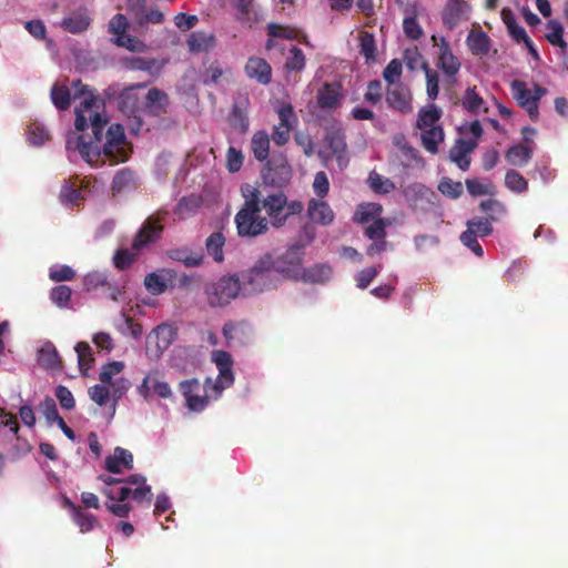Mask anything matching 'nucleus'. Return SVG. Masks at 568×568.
I'll return each instance as SVG.
<instances>
[{
	"label": "nucleus",
	"mask_w": 568,
	"mask_h": 568,
	"mask_svg": "<svg viewBox=\"0 0 568 568\" xmlns=\"http://www.w3.org/2000/svg\"><path fill=\"white\" fill-rule=\"evenodd\" d=\"M71 89L73 90L74 99L83 97L80 105L75 108L74 126L77 131H83L90 122L93 140L85 141L83 135L68 136L67 149L79 151L83 160L89 164H94L101 156V149L98 143L102 141L103 130L108 123V119L100 113L103 103L81 80L73 81Z\"/></svg>",
	"instance_id": "1"
},
{
	"label": "nucleus",
	"mask_w": 568,
	"mask_h": 568,
	"mask_svg": "<svg viewBox=\"0 0 568 568\" xmlns=\"http://www.w3.org/2000/svg\"><path fill=\"white\" fill-rule=\"evenodd\" d=\"M242 192L244 204L234 219L239 236L256 237L265 234L268 231V221L261 215V191L246 185Z\"/></svg>",
	"instance_id": "2"
},
{
	"label": "nucleus",
	"mask_w": 568,
	"mask_h": 568,
	"mask_svg": "<svg viewBox=\"0 0 568 568\" xmlns=\"http://www.w3.org/2000/svg\"><path fill=\"white\" fill-rule=\"evenodd\" d=\"M281 284L271 252L262 254L250 268L242 273L243 288L248 293L257 294L275 290Z\"/></svg>",
	"instance_id": "3"
},
{
	"label": "nucleus",
	"mask_w": 568,
	"mask_h": 568,
	"mask_svg": "<svg viewBox=\"0 0 568 568\" xmlns=\"http://www.w3.org/2000/svg\"><path fill=\"white\" fill-rule=\"evenodd\" d=\"M305 245L295 243L290 245L282 254H273V262L281 281L298 282L304 265Z\"/></svg>",
	"instance_id": "4"
},
{
	"label": "nucleus",
	"mask_w": 568,
	"mask_h": 568,
	"mask_svg": "<svg viewBox=\"0 0 568 568\" xmlns=\"http://www.w3.org/2000/svg\"><path fill=\"white\" fill-rule=\"evenodd\" d=\"M213 379L207 377L204 385L197 378H190L180 382L179 390L185 399V406L189 410L194 413L203 412L210 398H214L212 389Z\"/></svg>",
	"instance_id": "5"
},
{
	"label": "nucleus",
	"mask_w": 568,
	"mask_h": 568,
	"mask_svg": "<svg viewBox=\"0 0 568 568\" xmlns=\"http://www.w3.org/2000/svg\"><path fill=\"white\" fill-rule=\"evenodd\" d=\"M241 287L239 277L222 276L219 281L205 285L206 302L211 307H224L239 295Z\"/></svg>",
	"instance_id": "6"
},
{
	"label": "nucleus",
	"mask_w": 568,
	"mask_h": 568,
	"mask_svg": "<svg viewBox=\"0 0 568 568\" xmlns=\"http://www.w3.org/2000/svg\"><path fill=\"white\" fill-rule=\"evenodd\" d=\"M102 151L111 165L125 162L129 159L130 150L122 124L113 123L109 126Z\"/></svg>",
	"instance_id": "7"
},
{
	"label": "nucleus",
	"mask_w": 568,
	"mask_h": 568,
	"mask_svg": "<svg viewBox=\"0 0 568 568\" xmlns=\"http://www.w3.org/2000/svg\"><path fill=\"white\" fill-rule=\"evenodd\" d=\"M129 21L122 13L114 14L108 24L109 33L113 34V43L120 48H125L131 52H143L146 48L145 43L139 38L129 34Z\"/></svg>",
	"instance_id": "8"
},
{
	"label": "nucleus",
	"mask_w": 568,
	"mask_h": 568,
	"mask_svg": "<svg viewBox=\"0 0 568 568\" xmlns=\"http://www.w3.org/2000/svg\"><path fill=\"white\" fill-rule=\"evenodd\" d=\"M292 174L293 171L286 156L274 154L266 161L262 170V180L266 185L283 187L291 181Z\"/></svg>",
	"instance_id": "9"
},
{
	"label": "nucleus",
	"mask_w": 568,
	"mask_h": 568,
	"mask_svg": "<svg viewBox=\"0 0 568 568\" xmlns=\"http://www.w3.org/2000/svg\"><path fill=\"white\" fill-rule=\"evenodd\" d=\"M165 214L166 212H158L156 214L149 216L143 222L132 241L133 251L139 252L160 239L163 232L162 221L164 220Z\"/></svg>",
	"instance_id": "10"
},
{
	"label": "nucleus",
	"mask_w": 568,
	"mask_h": 568,
	"mask_svg": "<svg viewBox=\"0 0 568 568\" xmlns=\"http://www.w3.org/2000/svg\"><path fill=\"white\" fill-rule=\"evenodd\" d=\"M403 193L414 211L429 212L437 205V194L422 183L407 185Z\"/></svg>",
	"instance_id": "11"
},
{
	"label": "nucleus",
	"mask_w": 568,
	"mask_h": 568,
	"mask_svg": "<svg viewBox=\"0 0 568 568\" xmlns=\"http://www.w3.org/2000/svg\"><path fill=\"white\" fill-rule=\"evenodd\" d=\"M212 359L219 368V376L212 384L214 398L216 399L225 388H229L234 383V375L232 371L233 359L231 354L226 351H214Z\"/></svg>",
	"instance_id": "12"
},
{
	"label": "nucleus",
	"mask_w": 568,
	"mask_h": 568,
	"mask_svg": "<svg viewBox=\"0 0 568 568\" xmlns=\"http://www.w3.org/2000/svg\"><path fill=\"white\" fill-rule=\"evenodd\" d=\"M344 99L343 85L337 82H324L316 92V104L317 106L332 113L341 108Z\"/></svg>",
	"instance_id": "13"
},
{
	"label": "nucleus",
	"mask_w": 568,
	"mask_h": 568,
	"mask_svg": "<svg viewBox=\"0 0 568 568\" xmlns=\"http://www.w3.org/2000/svg\"><path fill=\"white\" fill-rule=\"evenodd\" d=\"M267 214L268 225L282 227L285 224L286 195L283 192L261 195V210Z\"/></svg>",
	"instance_id": "14"
},
{
	"label": "nucleus",
	"mask_w": 568,
	"mask_h": 568,
	"mask_svg": "<svg viewBox=\"0 0 568 568\" xmlns=\"http://www.w3.org/2000/svg\"><path fill=\"white\" fill-rule=\"evenodd\" d=\"M434 47H438L437 68L448 78H454L460 70V62L454 55L448 41L444 37L432 36Z\"/></svg>",
	"instance_id": "15"
},
{
	"label": "nucleus",
	"mask_w": 568,
	"mask_h": 568,
	"mask_svg": "<svg viewBox=\"0 0 568 568\" xmlns=\"http://www.w3.org/2000/svg\"><path fill=\"white\" fill-rule=\"evenodd\" d=\"M385 101L389 109L406 114L413 111L410 90L403 83L388 85Z\"/></svg>",
	"instance_id": "16"
},
{
	"label": "nucleus",
	"mask_w": 568,
	"mask_h": 568,
	"mask_svg": "<svg viewBox=\"0 0 568 568\" xmlns=\"http://www.w3.org/2000/svg\"><path fill=\"white\" fill-rule=\"evenodd\" d=\"M250 100L247 97L237 98L227 115L230 126L239 134H245L250 128L248 118Z\"/></svg>",
	"instance_id": "17"
},
{
	"label": "nucleus",
	"mask_w": 568,
	"mask_h": 568,
	"mask_svg": "<svg viewBox=\"0 0 568 568\" xmlns=\"http://www.w3.org/2000/svg\"><path fill=\"white\" fill-rule=\"evenodd\" d=\"M511 90L518 104L527 111L532 121H536L539 115V97H534L530 90L527 89L526 83L518 80L513 81Z\"/></svg>",
	"instance_id": "18"
},
{
	"label": "nucleus",
	"mask_w": 568,
	"mask_h": 568,
	"mask_svg": "<svg viewBox=\"0 0 568 568\" xmlns=\"http://www.w3.org/2000/svg\"><path fill=\"white\" fill-rule=\"evenodd\" d=\"M470 4L465 0H448L443 12V22L448 29H453L462 21L468 20Z\"/></svg>",
	"instance_id": "19"
},
{
	"label": "nucleus",
	"mask_w": 568,
	"mask_h": 568,
	"mask_svg": "<svg viewBox=\"0 0 568 568\" xmlns=\"http://www.w3.org/2000/svg\"><path fill=\"white\" fill-rule=\"evenodd\" d=\"M476 148L477 142L475 140L458 139L449 151V158L462 171H467L470 166L469 154Z\"/></svg>",
	"instance_id": "20"
},
{
	"label": "nucleus",
	"mask_w": 568,
	"mask_h": 568,
	"mask_svg": "<svg viewBox=\"0 0 568 568\" xmlns=\"http://www.w3.org/2000/svg\"><path fill=\"white\" fill-rule=\"evenodd\" d=\"M245 73L261 84H268L272 80V68L263 58L252 57L245 64Z\"/></svg>",
	"instance_id": "21"
},
{
	"label": "nucleus",
	"mask_w": 568,
	"mask_h": 568,
	"mask_svg": "<svg viewBox=\"0 0 568 568\" xmlns=\"http://www.w3.org/2000/svg\"><path fill=\"white\" fill-rule=\"evenodd\" d=\"M325 141L328 149L338 159L345 154L347 149L345 131L336 120L333 121L331 128L327 130Z\"/></svg>",
	"instance_id": "22"
},
{
	"label": "nucleus",
	"mask_w": 568,
	"mask_h": 568,
	"mask_svg": "<svg viewBox=\"0 0 568 568\" xmlns=\"http://www.w3.org/2000/svg\"><path fill=\"white\" fill-rule=\"evenodd\" d=\"M333 270L328 264L318 263L310 267H302L301 276L298 282L312 283V284H324L332 277Z\"/></svg>",
	"instance_id": "23"
},
{
	"label": "nucleus",
	"mask_w": 568,
	"mask_h": 568,
	"mask_svg": "<svg viewBox=\"0 0 568 568\" xmlns=\"http://www.w3.org/2000/svg\"><path fill=\"white\" fill-rule=\"evenodd\" d=\"M168 105L169 97L165 92L158 88H152L148 91L144 101V109L149 114L161 116L166 113Z\"/></svg>",
	"instance_id": "24"
},
{
	"label": "nucleus",
	"mask_w": 568,
	"mask_h": 568,
	"mask_svg": "<svg viewBox=\"0 0 568 568\" xmlns=\"http://www.w3.org/2000/svg\"><path fill=\"white\" fill-rule=\"evenodd\" d=\"M307 215L312 222L321 225H329L335 216L333 210L326 202L315 199L308 202Z\"/></svg>",
	"instance_id": "25"
},
{
	"label": "nucleus",
	"mask_w": 568,
	"mask_h": 568,
	"mask_svg": "<svg viewBox=\"0 0 568 568\" xmlns=\"http://www.w3.org/2000/svg\"><path fill=\"white\" fill-rule=\"evenodd\" d=\"M121 465L126 469H132L133 455L125 448L115 447L113 455L105 458V469L112 474H120Z\"/></svg>",
	"instance_id": "26"
},
{
	"label": "nucleus",
	"mask_w": 568,
	"mask_h": 568,
	"mask_svg": "<svg viewBox=\"0 0 568 568\" xmlns=\"http://www.w3.org/2000/svg\"><path fill=\"white\" fill-rule=\"evenodd\" d=\"M91 18L87 11V9L79 10L77 12H73L71 16L65 17L62 22L61 27L73 34L84 32L88 30V28L91 24Z\"/></svg>",
	"instance_id": "27"
},
{
	"label": "nucleus",
	"mask_w": 568,
	"mask_h": 568,
	"mask_svg": "<svg viewBox=\"0 0 568 568\" xmlns=\"http://www.w3.org/2000/svg\"><path fill=\"white\" fill-rule=\"evenodd\" d=\"M136 187V178L135 173L129 169L124 168L116 172L113 178L111 190L113 195L120 194L122 192H129Z\"/></svg>",
	"instance_id": "28"
},
{
	"label": "nucleus",
	"mask_w": 568,
	"mask_h": 568,
	"mask_svg": "<svg viewBox=\"0 0 568 568\" xmlns=\"http://www.w3.org/2000/svg\"><path fill=\"white\" fill-rule=\"evenodd\" d=\"M466 43L475 55H487L490 50V38L480 29L471 30L467 36Z\"/></svg>",
	"instance_id": "29"
},
{
	"label": "nucleus",
	"mask_w": 568,
	"mask_h": 568,
	"mask_svg": "<svg viewBox=\"0 0 568 568\" xmlns=\"http://www.w3.org/2000/svg\"><path fill=\"white\" fill-rule=\"evenodd\" d=\"M186 42L191 52H206L215 45V38L212 33L194 31L190 33Z\"/></svg>",
	"instance_id": "30"
},
{
	"label": "nucleus",
	"mask_w": 568,
	"mask_h": 568,
	"mask_svg": "<svg viewBox=\"0 0 568 568\" xmlns=\"http://www.w3.org/2000/svg\"><path fill=\"white\" fill-rule=\"evenodd\" d=\"M168 256L186 267L200 266L204 261V255L201 252H191L187 248H171L168 251Z\"/></svg>",
	"instance_id": "31"
},
{
	"label": "nucleus",
	"mask_w": 568,
	"mask_h": 568,
	"mask_svg": "<svg viewBox=\"0 0 568 568\" xmlns=\"http://www.w3.org/2000/svg\"><path fill=\"white\" fill-rule=\"evenodd\" d=\"M251 150L257 161H267L270 154V135L266 131L258 130L253 134Z\"/></svg>",
	"instance_id": "32"
},
{
	"label": "nucleus",
	"mask_w": 568,
	"mask_h": 568,
	"mask_svg": "<svg viewBox=\"0 0 568 568\" xmlns=\"http://www.w3.org/2000/svg\"><path fill=\"white\" fill-rule=\"evenodd\" d=\"M505 158L514 166H524L531 160L532 149L528 144L519 143L510 146Z\"/></svg>",
	"instance_id": "33"
},
{
	"label": "nucleus",
	"mask_w": 568,
	"mask_h": 568,
	"mask_svg": "<svg viewBox=\"0 0 568 568\" xmlns=\"http://www.w3.org/2000/svg\"><path fill=\"white\" fill-rule=\"evenodd\" d=\"M420 138L424 149L432 154H436L438 145L444 141V130L440 125L422 130Z\"/></svg>",
	"instance_id": "34"
},
{
	"label": "nucleus",
	"mask_w": 568,
	"mask_h": 568,
	"mask_svg": "<svg viewBox=\"0 0 568 568\" xmlns=\"http://www.w3.org/2000/svg\"><path fill=\"white\" fill-rule=\"evenodd\" d=\"M38 363L48 369L61 368V359L55 346L52 343L44 344L38 354Z\"/></svg>",
	"instance_id": "35"
},
{
	"label": "nucleus",
	"mask_w": 568,
	"mask_h": 568,
	"mask_svg": "<svg viewBox=\"0 0 568 568\" xmlns=\"http://www.w3.org/2000/svg\"><path fill=\"white\" fill-rule=\"evenodd\" d=\"M463 108L473 114H478L479 112H487V108L485 106L484 99L478 94L476 87L467 88L464 97L462 99Z\"/></svg>",
	"instance_id": "36"
},
{
	"label": "nucleus",
	"mask_w": 568,
	"mask_h": 568,
	"mask_svg": "<svg viewBox=\"0 0 568 568\" xmlns=\"http://www.w3.org/2000/svg\"><path fill=\"white\" fill-rule=\"evenodd\" d=\"M203 204V199L201 195L197 194H191L189 196H183L180 199L175 206V214L180 219H185L189 215L195 213L197 209H200Z\"/></svg>",
	"instance_id": "37"
},
{
	"label": "nucleus",
	"mask_w": 568,
	"mask_h": 568,
	"mask_svg": "<svg viewBox=\"0 0 568 568\" xmlns=\"http://www.w3.org/2000/svg\"><path fill=\"white\" fill-rule=\"evenodd\" d=\"M498 221V216L489 214L487 217H475L467 221V230L473 231L474 235L485 237L493 233V222Z\"/></svg>",
	"instance_id": "38"
},
{
	"label": "nucleus",
	"mask_w": 568,
	"mask_h": 568,
	"mask_svg": "<svg viewBox=\"0 0 568 568\" xmlns=\"http://www.w3.org/2000/svg\"><path fill=\"white\" fill-rule=\"evenodd\" d=\"M173 339V332L168 325H159L156 328L152 331V333L148 336V343H155L156 348L160 352L166 349Z\"/></svg>",
	"instance_id": "39"
},
{
	"label": "nucleus",
	"mask_w": 568,
	"mask_h": 568,
	"mask_svg": "<svg viewBox=\"0 0 568 568\" xmlns=\"http://www.w3.org/2000/svg\"><path fill=\"white\" fill-rule=\"evenodd\" d=\"M440 116L442 111L435 104H430L427 109L419 111L416 125L420 131L437 126Z\"/></svg>",
	"instance_id": "40"
},
{
	"label": "nucleus",
	"mask_w": 568,
	"mask_h": 568,
	"mask_svg": "<svg viewBox=\"0 0 568 568\" xmlns=\"http://www.w3.org/2000/svg\"><path fill=\"white\" fill-rule=\"evenodd\" d=\"M382 211V205L377 203L359 204L355 212L354 221L359 224L367 223L371 220L378 219Z\"/></svg>",
	"instance_id": "41"
},
{
	"label": "nucleus",
	"mask_w": 568,
	"mask_h": 568,
	"mask_svg": "<svg viewBox=\"0 0 568 568\" xmlns=\"http://www.w3.org/2000/svg\"><path fill=\"white\" fill-rule=\"evenodd\" d=\"M359 53L365 58V62L371 64L376 60V42L372 33L363 31L359 34Z\"/></svg>",
	"instance_id": "42"
},
{
	"label": "nucleus",
	"mask_w": 568,
	"mask_h": 568,
	"mask_svg": "<svg viewBox=\"0 0 568 568\" xmlns=\"http://www.w3.org/2000/svg\"><path fill=\"white\" fill-rule=\"evenodd\" d=\"M548 32L545 34L546 40L561 50L567 49V42L564 39V27L558 20H549L547 22Z\"/></svg>",
	"instance_id": "43"
},
{
	"label": "nucleus",
	"mask_w": 568,
	"mask_h": 568,
	"mask_svg": "<svg viewBox=\"0 0 568 568\" xmlns=\"http://www.w3.org/2000/svg\"><path fill=\"white\" fill-rule=\"evenodd\" d=\"M72 520L83 534L93 530L99 524L98 518L94 515L84 511L82 508H74Z\"/></svg>",
	"instance_id": "44"
},
{
	"label": "nucleus",
	"mask_w": 568,
	"mask_h": 568,
	"mask_svg": "<svg viewBox=\"0 0 568 568\" xmlns=\"http://www.w3.org/2000/svg\"><path fill=\"white\" fill-rule=\"evenodd\" d=\"M52 103L58 110L65 111L71 104V92L67 87L54 84L50 93Z\"/></svg>",
	"instance_id": "45"
},
{
	"label": "nucleus",
	"mask_w": 568,
	"mask_h": 568,
	"mask_svg": "<svg viewBox=\"0 0 568 568\" xmlns=\"http://www.w3.org/2000/svg\"><path fill=\"white\" fill-rule=\"evenodd\" d=\"M225 243L224 235L221 232L212 233L206 240V250L213 256L215 262H222L224 258L223 246Z\"/></svg>",
	"instance_id": "46"
},
{
	"label": "nucleus",
	"mask_w": 568,
	"mask_h": 568,
	"mask_svg": "<svg viewBox=\"0 0 568 568\" xmlns=\"http://www.w3.org/2000/svg\"><path fill=\"white\" fill-rule=\"evenodd\" d=\"M306 65V58L304 52L296 45H293L285 61V69L287 71L301 72Z\"/></svg>",
	"instance_id": "47"
},
{
	"label": "nucleus",
	"mask_w": 568,
	"mask_h": 568,
	"mask_svg": "<svg viewBox=\"0 0 568 568\" xmlns=\"http://www.w3.org/2000/svg\"><path fill=\"white\" fill-rule=\"evenodd\" d=\"M505 185L514 193H523L528 190V181L516 170L506 172Z\"/></svg>",
	"instance_id": "48"
},
{
	"label": "nucleus",
	"mask_w": 568,
	"mask_h": 568,
	"mask_svg": "<svg viewBox=\"0 0 568 568\" xmlns=\"http://www.w3.org/2000/svg\"><path fill=\"white\" fill-rule=\"evenodd\" d=\"M109 276L104 272L93 271L83 277V287L87 292L103 290L108 285Z\"/></svg>",
	"instance_id": "49"
},
{
	"label": "nucleus",
	"mask_w": 568,
	"mask_h": 568,
	"mask_svg": "<svg viewBox=\"0 0 568 568\" xmlns=\"http://www.w3.org/2000/svg\"><path fill=\"white\" fill-rule=\"evenodd\" d=\"M74 349L78 355L79 368L83 372H87L89 368H91L94 362L90 345L87 342H79Z\"/></svg>",
	"instance_id": "50"
},
{
	"label": "nucleus",
	"mask_w": 568,
	"mask_h": 568,
	"mask_svg": "<svg viewBox=\"0 0 568 568\" xmlns=\"http://www.w3.org/2000/svg\"><path fill=\"white\" fill-rule=\"evenodd\" d=\"M463 190L462 182L453 181L449 178H443L438 183V191L453 200L458 199L463 194Z\"/></svg>",
	"instance_id": "51"
},
{
	"label": "nucleus",
	"mask_w": 568,
	"mask_h": 568,
	"mask_svg": "<svg viewBox=\"0 0 568 568\" xmlns=\"http://www.w3.org/2000/svg\"><path fill=\"white\" fill-rule=\"evenodd\" d=\"M267 34L273 38H283L294 40L298 38L300 30L288 26H282L277 23L267 24Z\"/></svg>",
	"instance_id": "52"
},
{
	"label": "nucleus",
	"mask_w": 568,
	"mask_h": 568,
	"mask_svg": "<svg viewBox=\"0 0 568 568\" xmlns=\"http://www.w3.org/2000/svg\"><path fill=\"white\" fill-rule=\"evenodd\" d=\"M50 139L48 130L38 122L29 125L28 140L33 145H42Z\"/></svg>",
	"instance_id": "53"
},
{
	"label": "nucleus",
	"mask_w": 568,
	"mask_h": 568,
	"mask_svg": "<svg viewBox=\"0 0 568 568\" xmlns=\"http://www.w3.org/2000/svg\"><path fill=\"white\" fill-rule=\"evenodd\" d=\"M136 253L133 250L119 248L113 256L114 266L119 270L128 268L136 260Z\"/></svg>",
	"instance_id": "54"
},
{
	"label": "nucleus",
	"mask_w": 568,
	"mask_h": 568,
	"mask_svg": "<svg viewBox=\"0 0 568 568\" xmlns=\"http://www.w3.org/2000/svg\"><path fill=\"white\" fill-rule=\"evenodd\" d=\"M72 296V291L67 285H59L51 290L50 297L59 307H67Z\"/></svg>",
	"instance_id": "55"
},
{
	"label": "nucleus",
	"mask_w": 568,
	"mask_h": 568,
	"mask_svg": "<svg viewBox=\"0 0 568 568\" xmlns=\"http://www.w3.org/2000/svg\"><path fill=\"white\" fill-rule=\"evenodd\" d=\"M369 184L374 192L382 194H387L395 189V184L389 179H385L377 173L369 175Z\"/></svg>",
	"instance_id": "56"
},
{
	"label": "nucleus",
	"mask_w": 568,
	"mask_h": 568,
	"mask_svg": "<svg viewBox=\"0 0 568 568\" xmlns=\"http://www.w3.org/2000/svg\"><path fill=\"white\" fill-rule=\"evenodd\" d=\"M232 6L237 10L241 20H256L254 0H231Z\"/></svg>",
	"instance_id": "57"
},
{
	"label": "nucleus",
	"mask_w": 568,
	"mask_h": 568,
	"mask_svg": "<svg viewBox=\"0 0 568 568\" xmlns=\"http://www.w3.org/2000/svg\"><path fill=\"white\" fill-rule=\"evenodd\" d=\"M124 368V363L119 361H113L108 364H105L100 373L99 379L102 384H110L112 383V378L121 373Z\"/></svg>",
	"instance_id": "58"
},
{
	"label": "nucleus",
	"mask_w": 568,
	"mask_h": 568,
	"mask_svg": "<svg viewBox=\"0 0 568 568\" xmlns=\"http://www.w3.org/2000/svg\"><path fill=\"white\" fill-rule=\"evenodd\" d=\"M144 286L152 295H161L165 292V285L162 283L159 272L149 273L144 278Z\"/></svg>",
	"instance_id": "59"
},
{
	"label": "nucleus",
	"mask_w": 568,
	"mask_h": 568,
	"mask_svg": "<svg viewBox=\"0 0 568 568\" xmlns=\"http://www.w3.org/2000/svg\"><path fill=\"white\" fill-rule=\"evenodd\" d=\"M89 396L91 400H93L99 406H104L109 402L111 396L110 388L106 384L103 385H94L89 389Z\"/></svg>",
	"instance_id": "60"
},
{
	"label": "nucleus",
	"mask_w": 568,
	"mask_h": 568,
	"mask_svg": "<svg viewBox=\"0 0 568 568\" xmlns=\"http://www.w3.org/2000/svg\"><path fill=\"white\" fill-rule=\"evenodd\" d=\"M386 221L384 219L378 217L366 227L365 234L368 239L373 241L384 240L386 236Z\"/></svg>",
	"instance_id": "61"
},
{
	"label": "nucleus",
	"mask_w": 568,
	"mask_h": 568,
	"mask_svg": "<svg viewBox=\"0 0 568 568\" xmlns=\"http://www.w3.org/2000/svg\"><path fill=\"white\" fill-rule=\"evenodd\" d=\"M136 23L143 27L146 23L160 24L164 21V14L158 10H149L142 11L141 13H135Z\"/></svg>",
	"instance_id": "62"
},
{
	"label": "nucleus",
	"mask_w": 568,
	"mask_h": 568,
	"mask_svg": "<svg viewBox=\"0 0 568 568\" xmlns=\"http://www.w3.org/2000/svg\"><path fill=\"white\" fill-rule=\"evenodd\" d=\"M402 63L397 59H393L384 69L383 71V78L388 83V85H395L396 80L402 74Z\"/></svg>",
	"instance_id": "63"
},
{
	"label": "nucleus",
	"mask_w": 568,
	"mask_h": 568,
	"mask_svg": "<svg viewBox=\"0 0 568 568\" xmlns=\"http://www.w3.org/2000/svg\"><path fill=\"white\" fill-rule=\"evenodd\" d=\"M40 412L47 418L49 423H54L61 416L59 415L57 404L53 398L45 397L39 405Z\"/></svg>",
	"instance_id": "64"
}]
</instances>
